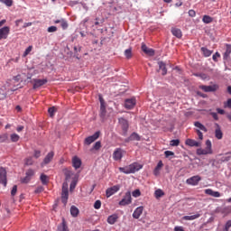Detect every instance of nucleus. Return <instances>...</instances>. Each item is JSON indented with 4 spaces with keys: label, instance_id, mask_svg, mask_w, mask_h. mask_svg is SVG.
<instances>
[{
    "label": "nucleus",
    "instance_id": "nucleus-62",
    "mask_svg": "<svg viewBox=\"0 0 231 231\" xmlns=\"http://www.w3.org/2000/svg\"><path fill=\"white\" fill-rule=\"evenodd\" d=\"M153 174H154V176H160V169L155 168L153 171Z\"/></svg>",
    "mask_w": 231,
    "mask_h": 231
},
{
    "label": "nucleus",
    "instance_id": "nucleus-10",
    "mask_svg": "<svg viewBox=\"0 0 231 231\" xmlns=\"http://www.w3.org/2000/svg\"><path fill=\"white\" fill-rule=\"evenodd\" d=\"M63 173L65 176V183H68V181H69L70 180H73V178H75V176H77V174H75V172H73L71 170L65 168L63 169Z\"/></svg>",
    "mask_w": 231,
    "mask_h": 231
},
{
    "label": "nucleus",
    "instance_id": "nucleus-42",
    "mask_svg": "<svg viewBox=\"0 0 231 231\" xmlns=\"http://www.w3.org/2000/svg\"><path fill=\"white\" fill-rule=\"evenodd\" d=\"M5 142H8V134H0V143H5Z\"/></svg>",
    "mask_w": 231,
    "mask_h": 231
},
{
    "label": "nucleus",
    "instance_id": "nucleus-7",
    "mask_svg": "<svg viewBox=\"0 0 231 231\" xmlns=\"http://www.w3.org/2000/svg\"><path fill=\"white\" fill-rule=\"evenodd\" d=\"M99 137H100V132H96L93 135H90L84 140V144L91 145L93 142H96V140H98Z\"/></svg>",
    "mask_w": 231,
    "mask_h": 231
},
{
    "label": "nucleus",
    "instance_id": "nucleus-57",
    "mask_svg": "<svg viewBox=\"0 0 231 231\" xmlns=\"http://www.w3.org/2000/svg\"><path fill=\"white\" fill-rule=\"evenodd\" d=\"M17 194V185H14L11 190V196H15Z\"/></svg>",
    "mask_w": 231,
    "mask_h": 231
},
{
    "label": "nucleus",
    "instance_id": "nucleus-17",
    "mask_svg": "<svg viewBox=\"0 0 231 231\" xmlns=\"http://www.w3.org/2000/svg\"><path fill=\"white\" fill-rule=\"evenodd\" d=\"M134 106H136V99H134V98L126 99L125 101V107L126 109H133V107H134Z\"/></svg>",
    "mask_w": 231,
    "mask_h": 231
},
{
    "label": "nucleus",
    "instance_id": "nucleus-19",
    "mask_svg": "<svg viewBox=\"0 0 231 231\" xmlns=\"http://www.w3.org/2000/svg\"><path fill=\"white\" fill-rule=\"evenodd\" d=\"M123 153H122V149L117 148L115 150L114 153H113V158L116 162H118L120 160H122L123 158Z\"/></svg>",
    "mask_w": 231,
    "mask_h": 231
},
{
    "label": "nucleus",
    "instance_id": "nucleus-28",
    "mask_svg": "<svg viewBox=\"0 0 231 231\" xmlns=\"http://www.w3.org/2000/svg\"><path fill=\"white\" fill-rule=\"evenodd\" d=\"M195 127L199 129V131H203V133H208V129L203 124H201L199 121H197L194 123Z\"/></svg>",
    "mask_w": 231,
    "mask_h": 231
},
{
    "label": "nucleus",
    "instance_id": "nucleus-8",
    "mask_svg": "<svg viewBox=\"0 0 231 231\" xmlns=\"http://www.w3.org/2000/svg\"><path fill=\"white\" fill-rule=\"evenodd\" d=\"M131 203H132L131 191H127L125 197L119 202V205L121 207H125V205H131Z\"/></svg>",
    "mask_w": 231,
    "mask_h": 231
},
{
    "label": "nucleus",
    "instance_id": "nucleus-63",
    "mask_svg": "<svg viewBox=\"0 0 231 231\" xmlns=\"http://www.w3.org/2000/svg\"><path fill=\"white\" fill-rule=\"evenodd\" d=\"M82 50V47L79 46H74V53H77L78 51H80Z\"/></svg>",
    "mask_w": 231,
    "mask_h": 231
},
{
    "label": "nucleus",
    "instance_id": "nucleus-41",
    "mask_svg": "<svg viewBox=\"0 0 231 231\" xmlns=\"http://www.w3.org/2000/svg\"><path fill=\"white\" fill-rule=\"evenodd\" d=\"M202 21H203V23H205V24H210V23H212L213 19L209 15H204L202 18Z\"/></svg>",
    "mask_w": 231,
    "mask_h": 231
},
{
    "label": "nucleus",
    "instance_id": "nucleus-24",
    "mask_svg": "<svg viewBox=\"0 0 231 231\" xmlns=\"http://www.w3.org/2000/svg\"><path fill=\"white\" fill-rule=\"evenodd\" d=\"M216 130H215V137L217 140H222L223 139V132L221 131V126L219 125L216 124Z\"/></svg>",
    "mask_w": 231,
    "mask_h": 231
},
{
    "label": "nucleus",
    "instance_id": "nucleus-53",
    "mask_svg": "<svg viewBox=\"0 0 231 231\" xmlns=\"http://www.w3.org/2000/svg\"><path fill=\"white\" fill-rule=\"evenodd\" d=\"M164 154H165V158H171V156H174V152L165 151Z\"/></svg>",
    "mask_w": 231,
    "mask_h": 231
},
{
    "label": "nucleus",
    "instance_id": "nucleus-22",
    "mask_svg": "<svg viewBox=\"0 0 231 231\" xmlns=\"http://www.w3.org/2000/svg\"><path fill=\"white\" fill-rule=\"evenodd\" d=\"M54 24H60L62 30H68L69 24L64 18H61L60 20H54Z\"/></svg>",
    "mask_w": 231,
    "mask_h": 231
},
{
    "label": "nucleus",
    "instance_id": "nucleus-39",
    "mask_svg": "<svg viewBox=\"0 0 231 231\" xmlns=\"http://www.w3.org/2000/svg\"><path fill=\"white\" fill-rule=\"evenodd\" d=\"M125 57L126 59H131L133 57V49L129 48L125 51Z\"/></svg>",
    "mask_w": 231,
    "mask_h": 231
},
{
    "label": "nucleus",
    "instance_id": "nucleus-25",
    "mask_svg": "<svg viewBox=\"0 0 231 231\" xmlns=\"http://www.w3.org/2000/svg\"><path fill=\"white\" fill-rule=\"evenodd\" d=\"M78 181H79V175H75L72 178V181H71L70 186H69L70 192H73V190H75V188L77 187Z\"/></svg>",
    "mask_w": 231,
    "mask_h": 231
},
{
    "label": "nucleus",
    "instance_id": "nucleus-26",
    "mask_svg": "<svg viewBox=\"0 0 231 231\" xmlns=\"http://www.w3.org/2000/svg\"><path fill=\"white\" fill-rule=\"evenodd\" d=\"M186 145H189V147H199L200 143L194 139H187Z\"/></svg>",
    "mask_w": 231,
    "mask_h": 231
},
{
    "label": "nucleus",
    "instance_id": "nucleus-4",
    "mask_svg": "<svg viewBox=\"0 0 231 231\" xmlns=\"http://www.w3.org/2000/svg\"><path fill=\"white\" fill-rule=\"evenodd\" d=\"M69 184L68 182H63L62 184V191H61V201L66 205L68 203V198H69Z\"/></svg>",
    "mask_w": 231,
    "mask_h": 231
},
{
    "label": "nucleus",
    "instance_id": "nucleus-33",
    "mask_svg": "<svg viewBox=\"0 0 231 231\" xmlns=\"http://www.w3.org/2000/svg\"><path fill=\"white\" fill-rule=\"evenodd\" d=\"M200 51L203 53L204 57H210V55L214 53V51H210L207 47H202Z\"/></svg>",
    "mask_w": 231,
    "mask_h": 231
},
{
    "label": "nucleus",
    "instance_id": "nucleus-14",
    "mask_svg": "<svg viewBox=\"0 0 231 231\" xmlns=\"http://www.w3.org/2000/svg\"><path fill=\"white\" fill-rule=\"evenodd\" d=\"M0 183L4 185V187H6V170L4 167H0Z\"/></svg>",
    "mask_w": 231,
    "mask_h": 231
},
{
    "label": "nucleus",
    "instance_id": "nucleus-40",
    "mask_svg": "<svg viewBox=\"0 0 231 231\" xmlns=\"http://www.w3.org/2000/svg\"><path fill=\"white\" fill-rule=\"evenodd\" d=\"M40 180L42 185H48V176L46 174L42 173L40 177Z\"/></svg>",
    "mask_w": 231,
    "mask_h": 231
},
{
    "label": "nucleus",
    "instance_id": "nucleus-47",
    "mask_svg": "<svg viewBox=\"0 0 231 231\" xmlns=\"http://www.w3.org/2000/svg\"><path fill=\"white\" fill-rule=\"evenodd\" d=\"M33 163V157H27L24 161L25 165H32Z\"/></svg>",
    "mask_w": 231,
    "mask_h": 231
},
{
    "label": "nucleus",
    "instance_id": "nucleus-15",
    "mask_svg": "<svg viewBox=\"0 0 231 231\" xmlns=\"http://www.w3.org/2000/svg\"><path fill=\"white\" fill-rule=\"evenodd\" d=\"M141 48L143 53H145L146 55H149V57H154V50L147 47V45H145L144 43L142 44Z\"/></svg>",
    "mask_w": 231,
    "mask_h": 231
},
{
    "label": "nucleus",
    "instance_id": "nucleus-48",
    "mask_svg": "<svg viewBox=\"0 0 231 231\" xmlns=\"http://www.w3.org/2000/svg\"><path fill=\"white\" fill-rule=\"evenodd\" d=\"M132 196L134 198H140V196H142V192H140V189H135L132 192Z\"/></svg>",
    "mask_w": 231,
    "mask_h": 231
},
{
    "label": "nucleus",
    "instance_id": "nucleus-58",
    "mask_svg": "<svg viewBox=\"0 0 231 231\" xmlns=\"http://www.w3.org/2000/svg\"><path fill=\"white\" fill-rule=\"evenodd\" d=\"M44 190V188H42V186H41V187H38L35 190H34V192H35V194H41V192H42Z\"/></svg>",
    "mask_w": 231,
    "mask_h": 231
},
{
    "label": "nucleus",
    "instance_id": "nucleus-30",
    "mask_svg": "<svg viewBox=\"0 0 231 231\" xmlns=\"http://www.w3.org/2000/svg\"><path fill=\"white\" fill-rule=\"evenodd\" d=\"M159 69H161L162 75H167V65L163 61H159L158 62Z\"/></svg>",
    "mask_w": 231,
    "mask_h": 231
},
{
    "label": "nucleus",
    "instance_id": "nucleus-3",
    "mask_svg": "<svg viewBox=\"0 0 231 231\" xmlns=\"http://www.w3.org/2000/svg\"><path fill=\"white\" fill-rule=\"evenodd\" d=\"M118 122L122 129V136H127V132L129 131V122L124 117L119 118Z\"/></svg>",
    "mask_w": 231,
    "mask_h": 231
},
{
    "label": "nucleus",
    "instance_id": "nucleus-64",
    "mask_svg": "<svg viewBox=\"0 0 231 231\" xmlns=\"http://www.w3.org/2000/svg\"><path fill=\"white\" fill-rule=\"evenodd\" d=\"M174 231H185L184 229H183V226H175L174 227Z\"/></svg>",
    "mask_w": 231,
    "mask_h": 231
},
{
    "label": "nucleus",
    "instance_id": "nucleus-9",
    "mask_svg": "<svg viewBox=\"0 0 231 231\" xmlns=\"http://www.w3.org/2000/svg\"><path fill=\"white\" fill-rule=\"evenodd\" d=\"M199 88L202 91H205V93H214V91H217V89H219V86L216 84L210 86L201 85Z\"/></svg>",
    "mask_w": 231,
    "mask_h": 231
},
{
    "label": "nucleus",
    "instance_id": "nucleus-44",
    "mask_svg": "<svg viewBox=\"0 0 231 231\" xmlns=\"http://www.w3.org/2000/svg\"><path fill=\"white\" fill-rule=\"evenodd\" d=\"M171 147H178L180 145V139H173L170 142Z\"/></svg>",
    "mask_w": 231,
    "mask_h": 231
},
{
    "label": "nucleus",
    "instance_id": "nucleus-45",
    "mask_svg": "<svg viewBox=\"0 0 231 231\" xmlns=\"http://www.w3.org/2000/svg\"><path fill=\"white\" fill-rule=\"evenodd\" d=\"M154 195H155V198L158 199V198H162V196H164L165 193L162 189H157V190H155Z\"/></svg>",
    "mask_w": 231,
    "mask_h": 231
},
{
    "label": "nucleus",
    "instance_id": "nucleus-34",
    "mask_svg": "<svg viewBox=\"0 0 231 231\" xmlns=\"http://www.w3.org/2000/svg\"><path fill=\"white\" fill-rule=\"evenodd\" d=\"M231 53V45L230 44H226V51L224 53V60H226L228 57H230Z\"/></svg>",
    "mask_w": 231,
    "mask_h": 231
},
{
    "label": "nucleus",
    "instance_id": "nucleus-18",
    "mask_svg": "<svg viewBox=\"0 0 231 231\" xmlns=\"http://www.w3.org/2000/svg\"><path fill=\"white\" fill-rule=\"evenodd\" d=\"M204 192L208 196H212V198H221V193L219 191H214L212 189H207Z\"/></svg>",
    "mask_w": 231,
    "mask_h": 231
},
{
    "label": "nucleus",
    "instance_id": "nucleus-16",
    "mask_svg": "<svg viewBox=\"0 0 231 231\" xmlns=\"http://www.w3.org/2000/svg\"><path fill=\"white\" fill-rule=\"evenodd\" d=\"M33 89H37L39 88H41L42 86H44V84L48 83V79H33Z\"/></svg>",
    "mask_w": 231,
    "mask_h": 231
},
{
    "label": "nucleus",
    "instance_id": "nucleus-20",
    "mask_svg": "<svg viewBox=\"0 0 231 231\" xmlns=\"http://www.w3.org/2000/svg\"><path fill=\"white\" fill-rule=\"evenodd\" d=\"M143 214V207H138L133 213L134 219H140V216Z\"/></svg>",
    "mask_w": 231,
    "mask_h": 231
},
{
    "label": "nucleus",
    "instance_id": "nucleus-61",
    "mask_svg": "<svg viewBox=\"0 0 231 231\" xmlns=\"http://www.w3.org/2000/svg\"><path fill=\"white\" fill-rule=\"evenodd\" d=\"M225 107L231 109V98L227 99L226 104H225Z\"/></svg>",
    "mask_w": 231,
    "mask_h": 231
},
{
    "label": "nucleus",
    "instance_id": "nucleus-59",
    "mask_svg": "<svg viewBox=\"0 0 231 231\" xmlns=\"http://www.w3.org/2000/svg\"><path fill=\"white\" fill-rule=\"evenodd\" d=\"M34 158H41V151L39 150H35L34 151V154H33Z\"/></svg>",
    "mask_w": 231,
    "mask_h": 231
},
{
    "label": "nucleus",
    "instance_id": "nucleus-1",
    "mask_svg": "<svg viewBox=\"0 0 231 231\" xmlns=\"http://www.w3.org/2000/svg\"><path fill=\"white\" fill-rule=\"evenodd\" d=\"M142 167H143L142 164H139L138 162H134L129 166L120 167L119 171L124 174H134V172H138V171H140Z\"/></svg>",
    "mask_w": 231,
    "mask_h": 231
},
{
    "label": "nucleus",
    "instance_id": "nucleus-35",
    "mask_svg": "<svg viewBox=\"0 0 231 231\" xmlns=\"http://www.w3.org/2000/svg\"><path fill=\"white\" fill-rule=\"evenodd\" d=\"M79 208L75 207V206H71L70 208V215L72 216V217H77V216H79Z\"/></svg>",
    "mask_w": 231,
    "mask_h": 231
},
{
    "label": "nucleus",
    "instance_id": "nucleus-60",
    "mask_svg": "<svg viewBox=\"0 0 231 231\" xmlns=\"http://www.w3.org/2000/svg\"><path fill=\"white\" fill-rule=\"evenodd\" d=\"M189 17H196V11L189 10Z\"/></svg>",
    "mask_w": 231,
    "mask_h": 231
},
{
    "label": "nucleus",
    "instance_id": "nucleus-50",
    "mask_svg": "<svg viewBox=\"0 0 231 231\" xmlns=\"http://www.w3.org/2000/svg\"><path fill=\"white\" fill-rule=\"evenodd\" d=\"M100 147H102V143H100V141H97V143H95V144L93 145V149L95 151H98L100 149Z\"/></svg>",
    "mask_w": 231,
    "mask_h": 231
},
{
    "label": "nucleus",
    "instance_id": "nucleus-55",
    "mask_svg": "<svg viewBox=\"0 0 231 231\" xmlns=\"http://www.w3.org/2000/svg\"><path fill=\"white\" fill-rule=\"evenodd\" d=\"M219 57H221V54H219V52H216V53L212 56V60H214V62H217V59H219Z\"/></svg>",
    "mask_w": 231,
    "mask_h": 231
},
{
    "label": "nucleus",
    "instance_id": "nucleus-52",
    "mask_svg": "<svg viewBox=\"0 0 231 231\" xmlns=\"http://www.w3.org/2000/svg\"><path fill=\"white\" fill-rule=\"evenodd\" d=\"M47 32L49 33H53L55 32H57V26H50L48 29H47Z\"/></svg>",
    "mask_w": 231,
    "mask_h": 231
},
{
    "label": "nucleus",
    "instance_id": "nucleus-32",
    "mask_svg": "<svg viewBox=\"0 0 231 231\" xmlns=\"http://www.w3.org/2000/svg\"><path fill=\"white\" fill-rule=\"evenodd\" d=\"M118 219V215H111L107 217V223L109 225H115Z\"/></svg>",
    "mask_w": 231,
    "mask_h": 231
},
{
    "label": "nucleus",
    "instance_id": "nucleus-5",
    "mask_svg": "<svg viewBox=\"0 0 231 231\" xmlns=\"http://www.w3.org/2000/svg\"><path fill=\"white\" fill-rule=\"evenodd\" d=\"M33 176H35V171H33L32 169L27 170V171L25 172V177L21 179V183H30Z\"/></svg>",
    "mask_w": 231,
    "mask_h": 231
},
{
    "label": "nucleus",
    "instance_id": "nucleus-43",
    "mask_svg": "<svg viewBox=\"0 0 231 231\" xmlns=\"http://www.w3.org/2000/svg\"><path fill=\"white\" fill-rule=\"evenodd\" d=\"M0 3H3V5H5V6H12L14 5V0H0Z\"/></svg>",
    "mask_w": 231,
    "mask_h": 231
},
{
    "label": "nucleus",
    "instance_id": "nucleus-31",
    "mask_svg": "<svg viewBox=\"0 0 231 231\" xmlns=\"http://www.w3.org/2000/svg\"><path fill=\"white\" fill-rule=\"evenodd\" d=\"M171 33L172 35H174V37H177V39H181V37L183 36V34L181 33V30L178 28H172Z\"/></svg>",
    "mask_w": 231,
    "mask_h": 231
},
{
    "label": "nucleus",
    "instance_id": "nucleus-6",
    "mask_svg": "<svg viewBox=\"0 0 231 231\" xmlns=\"http://www.w3.org/2000/svg\"><path fill=\"white\" fill-rule=\"evenodd\" d=\"M99 102H100L99 116L102 119V122H104V120H106V115L107 113L106 111V102L104 101V98H102V97H99Z\"/></svg>",
    "mask_w": 231,
    "mask_h": 231
},
{
    "label": "nucleus",
    "instance_id": "nucleus-27",
    "mask_svg": "<svg viewBox=\"0 0 231 231\" xmlns=\"http://www.w3.org/2000/svg\"><path fill=\"white\" fill-rule=\"evenodd\" d=\"M53 156H55V152H50L44 158L43 160V163L45 165H48V163H50V162H51V160H53Z\"/></svg>",
    "mask_w": 231,
    "mask_h": 231
},
{
    "label": "nucleus",
    "instance_id": "nucleus-21",
    "mask_svg": "<svg viewBox=\"0 0 231 231\" xmlns=\"http://www.w3.org/2000/svg\"><path fill=\"white\" fill-rule=\"evenodd\" d=\"M57 231H69L65 218H62L61 223L58 225Z\"/></svg>",
    "mask_w": 231,
    "mask_h": 231
},
{
    "label": "nucleus",
    "instance_id": "nucleus-11",
    "mask_svg": "<svg viewBox=\"0 0 231 231\" xmlns=\"http://www.w3.org/2000/svg\"><path fill=\"white\" fill-rule=\"evenodd\" d=\"M200 180H201V177L199 175H195L187 179L186 183L188 185H192L193 187H196V185L199 183Z\"/></svg>",
    "mask_w": 231,
    "mask_h": 231
},
{
    "label": "nucleus",
    "instance_id": "nucleus-54",
    "mask_svg": "<svg viewBox=\"0 0 231 231\" xmlns=\"http://www.w3.org/2000/svg\"><path fill=\"white\" fill-rule=\"evenodd\" d=\"M231 227V220H228L226 225H225V228L224 231H229Z\"/></svg>",
    "mask_w": 231,
    "mask_h": 231
},
{
    "label": "nucleus",
    "instance_id": "nucleus-29",
    "mask_svg": "<svg viewBox=\"0 0 231 231\" xmlns=\"http://www.w3.org/2000/svg\"><path fill=\"white\" fill-rule=\"evenodd\" d=\"M199 217H201V214L197 213V214L191 215V216H185V217H183V219L185 221H194V219H198Z\"/></svg>",
    "mask_w": 231,
    "mask_h": 231
},
{
    "label": "nucleus",
    "instance_id": "nucleus-46",
    "mask_svg": "<svg viewBox=\"0 0 231 231\" xmlns=\"http://www.w3.org/2000/svg\"><path fill=\"white\" fill-rule=\"evenodd\" d=\"M55 111H57V109L55 108V106L50 107L48 109V113L50 115L51 117L55 116Z\"/></svg>",
    "mask_w": 231,
    "mask_h": 231
},
{
    "label": "nucleus",
    "instance_id": "nucleus-2",
    "mask_svg": "<svg viewBox=\"0 0 231 231\" xmlns=\"http://www.w3.org/2000/svg\"><path fill=\"white\" fill-rule=\"evenodd\" d=\"M197 154L199 156L201 155H207V154H212V142H210V140H207L206 141V148H199L197 150Z\"/></svg>",
    "mask_w": 231,
    "mask_h": 231
},
{
    "label": "nucleus",
    "instance_id": "nucleus-12",
    "mask_svg": "<svg viewBox=\"0 0 231 231\" xmlns=\"http://www.w3.org/2000/svg\"><path fill=\"white\" fill-rule=\"evenodd\" d=\"M118 190H120V185H115L113 187L106 189V198H111V196H113L114 194H116Z\"/></svg>",
    "mask_w": 231,
    "mask_h": 231
},
{
    "label": "nucleus",
    "instance_id": "nucleus-13",
    "mask_svg": "<svg viewBox=\"0 0 231 231\" xmlns=\"http://www.w3.org/2000/svg\"><path fill=\"white\" fill-rule=\"evenodd\" d=\"M8 35H10V27H2L0 29V41H3V39H8Z\"/></svg>",
    "mask_w": 231,
    "mask_h": 231
},
{
    "label": "nucleus",
    "instance_id": "nucleus-37",
    "mask_svg": "<svg viewBox=\"0 0 231 231\" xmlns=\"http://www.w3.org/2000/svg\"><path fill=\"white\" fill-rule=\"evenodd\" d=\"M230 160H231V153H226V154L222 155L220 158L221 163H223L225 162H230Z\"/></svg>",
    "mask_w": 231,
    "mask_h": 231
},
{
    "label": "nucleus",
    "instance_id": "nucleus-38",
    "mask_svg": "<svg viewBox=\"0 0 231 231\" xmlns=\"http://www.w3.org/2000/svg\"><path fill=\"white\" fill-rule=\"evenodd\" d=\"M10 140L11 142H13L14 143H17L19 140H21V136H19V134H12L10 135Z\"/></svg>",
    "mask_w": 231,
    "mask_h": 231
},
{
    "label": "nucleus",
    "instance_id": "nucleus-23",
    "mask_svg": "<svg viewBox=\"0 0 231 231\" xmlns=\"http://www.w3.org/2000/svg\"><path fill=\"white\" fill-rule=\"evenodd\" d=\"M82 165V161H80V158L75 156L72 158V166L74 169H80V166Z\"/></svg>",
    "mask_w": 231,
    "mask_h": 231
},
{
    "label": "nucleus",
    "instance_id": "nucleus-56",
    "mask_svg": "<svg viewBox=\"0 0 231 231\" xmlns=\"http://www.w3.org/2000/svg\"><path fill=\"white\" fill-rule=\"evenodd\" d=\"M196 133L199 136V140H203V133L199 129H196Z\"/></svg>",
    "mask_w": 231,
    "mask_h": 231
},
{
    "label": "nucleus",
    "instance_id": "nucleus-51",
    "mask_svg": "<svg viewBox=\"0 0 231 231\" xmlns=\"http://www.w3.org/2000/svg\"><path fill=\"white\" fill-rule=\"evenodd\" d=\"M32 46H29L23 52V57H27V55H30V52L32 51Z\"/></svg>",
    "mask_w": 231,
    "mask_h": 231
},
{
    "label": "nucleus",
    "instance_id": "nucleus-36",
    "mask_svg": "<svg viewBox=\"0 0 231 231\" xmlns=\"http://www.w3.org/2000/svg\"><path fill=\"white\" fill-rule=\"evenodd\" d=\"M129 140H132V142H134V141L140 142L141 137H140V135H139L138 134H136V133L134 132V133L129 136Z\"/></svg>",
    "mask_w": 231,
    "mask_h": 231
},
{
    "label": "nucleus",
    "instance_id": "nucleus-49",
    "mask_svg": "<svg viewBox=\"0 0 231 231\" xmlns=\"http://www.w3.org/2000/svg\"><path fill=\"white\" fill-rule=\"evenodd\" d=\"M100 207H102V201L96 200L94 203V208H96V210H98L100 208Z\"/></svg>",
    "mask_w": 231,
    "mask_h": 231
}]
</instances>
